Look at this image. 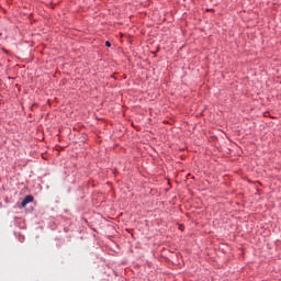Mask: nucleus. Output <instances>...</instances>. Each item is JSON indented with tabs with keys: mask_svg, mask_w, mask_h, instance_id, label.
<instances>
[{
	"mask_svg": "<svg viewBox=\"0 0 281 281\" xmlns=\"http://www.w3.org/2000/svg\"><path fill=\"white\" fill-rule=\"evenodd\" d=\"M34 201V196L26 195L24 200L22 201L21 205L22 207H25L27 204L32 203Z\"/></svg>",
	"mask_w": 281,
	"mask_h": 281,
	"instance_id": "f257e3e1",
	"label": "nucleus"
},
{
	"mask_svg": "<svg viewBox=\"0 0 281 281\" xmlns=\"http://www.w3.org/2000/svg\"><path fill=\"white\" fill-rule=\"evenodd\" d=\"M105 46H106V47H111V42H109V41L105 42Z\"/></svg>",
	"mask_w": 281,
	"mask_h": 281,
	"instance_id": "f03ea898",
	"label": "nucleus"
}]
</instances>
